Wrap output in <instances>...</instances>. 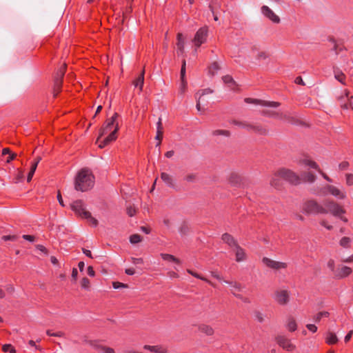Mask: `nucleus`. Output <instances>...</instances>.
Here are the masks:
<instances>
[{
    "mask_svg": "<svg viewBox=\"0 0 353 353\" xmlns=\"http://www.w3.org/2000/svg\"><path fill=\"white\" fill-rule=\"evenodd\" d=\"M16 157L17 154L15 153H10L6 159V163H10L12 160H14L16 158Z\"/></svg>",
    "mask_w": 353,
    "mask_h": 353,
    "instance_id": "8fccbe9b",
    "label": "nucleus"
},
{
    "mask_svg": "<svg viewBox=\"0 0 353 353\" xmlns=\"http://www.w3.org/2000/svg\"><path fill=\"white\" fill-rule=\"evenodd\" d=\"M57 200L59 203V204L61 205V206H64V204H63V199H62V196H61V193L59 192H58V194H57Z\"/></svg>",
    "mask_w": 353,
    "mask_h": 353,
    "instance_id": "052dcab7",
    "label": "nucleus"
},
{
    "mask_svg": "<svg viewBox=\"0 0 353 353\" xmlns=\"http://www.w3.org/2000/svg\"><path fill=\"white\" fill-rule=\"evenodd\" d=\"M23 238L25 240H27V241H28L30 242H33L34 241V237L33 236H31V235L24 234V235H23Z\"/></svg>",
    "mask_w": 353,
    "mask_h": 353,
    "instance_id": "864d4df0",
    "label": "nucleus"
},
{
    "mask_svg": "<svg viewBox=\"0 0 353 353\" xmlns=\"http://www.w3.org/2000/svg\"><path fill=\"white\" fill-rule=\"evenodd\" d=\"M321 225L329 230H330L332 228V226L328 224L327 222L325 220L321 222Z\"/></svg>",
    "mask_w": 353,
    "mask_h": 353,
    "instance_id": "3c124183",
    "label": "nucleus"
},
{
    "mask_svg": "<svg viewBox=\"0 0 353 353\" xmlns=\"http://www.w3.org/2000/svg\"><path fill=\"white\" fill-rule=\"evenodd\" d=\"M99 351H101L103 353H114V351L112 348L110 347H99Z\"/></svg>",
    "mask_w": 353,
    "mask_h": 353,
    "instance_id": "37998d69",
    "label": "nucleus"
},
{
    "mask_svg": "<svg viewBox=\"0 0 353 353\" xmlns=\"http://www.w3.org/2000/svg\"><path fill=\"white\" fill-rule=\"evenodd\" d=\"M81 285L83 289L88 290L90 288V281L88 278H83Z\"/></svg>",
    "mask_w": 353,
    "mask_h": 353,
    "instance_id": "ea45409f",
    "label": "nucleus"
},
{
    "mask_svg": "<svg viewBox=\"0 0 353 353\" xmlns=\"http://www.w3.org/2000/svg\"><path fill=\"white\" fill-rule=\"evenodd\" d=\"M302 161L305 165L308 166L314 170H316L327 181L332 182V180L326 174L323 172L319 169V165L316 164V162H314L310 159H304Z\"/></svg>",
    "mask_w": 353,
    "mask_h": 353,
    "instance_id": "ddd939ff",
    "label": "nucleus"
},
{
    "mask_svg": "<svg viewBox=\"0 0 353 353\" xmlns=\"http://www.w3.org/2000/svg\"><path fill=\"white\" fill-rule=\"evenodd\" d=\"M141 236L139 234H132L130 237V241L132 244L138 243L141 241Z\"/></svg>",
    "mask_w": 353,
    "mask_h": 353,
    "instance_id": "4c0bfd02",
    "label": "nucleus"
},
{
    "mask_svg": "<svg viewBox=\"0 0 353 353\" xmlns=\"http://www.w3.org/2000/svg\"><path fill=\"white\" fill-rule=\"evenodd\" d=\"M65 71V65H63L62 68H60L59 71L57 74V77H56L55 79V86L58 90H60L61 85H62V79L64 76Z\"/></svg>",
    "mask_w": 353,
    "mask_h": 353,
    "instance_id": "4be33fe9",
    "label": "nucleus"
},
{
    "mask_svg": "<svg viewBox=\"0 0 353 353\" xmlns=\"http://www.w3.org/2000/svg\"><path fill=\"white\" fill-rule=\"evenodd\" d=\"M315 179L316 176L311 172H304L300 177L290 170L281 168L273 175L270 184L275 188L279 189L281 186L283 181L293 185H297L301 181L312 183Z\"/></svg>",
    "mask_w": 353,
    "mask_h": 353,
    "instance_id": "f257e3e1",
    "label": "nucleus"
},
{
    "mask_svg": "<svg viewBox=\"0 0 353 353\" xmlns=\"http://www.w3.org/2000/svg\"><path fill=\"white\" fill-rule=\"evenodd\" d=\"M3 350L5 352H10V353H16L15 350L10 344H6L3 346Z\"/></svg>",
    "mask_w": 353,
    "mask_h": 353,
    "instance_id": "a19ab883",
    "label": "nucleus"
},
{
    "mask_svg": "<svg viewBox=\"0 0 353 353\" xmlns=\"http://www.w3.org/2000/svg\"><path fill=\"white\" fill-rule=\"evenodd\" d=\"M94 184V176L92 172L87 169H81L77 174L74 188L78 191L85 192L91 189Z\"/></svg>",
    "mask_w": 353,
    "mask_h": 353,
    "instance_id": "20e7f679",
    "label": "nucleus"
},
{
    "mask_svg": "<svg viewBox=\"0 0 353 353\" xmlns=\"http://www.w3.org/2000/svg\"><path fill=\"white\" fill-rule=\"evenodd\" d=\"M10 153H12V152H11L10 150L8 148H5L2 150V154L3 155L10 154Z\"/></svg>",
    "mask_w": 353,
    "mask_h": 353,
    "instance_id": "69168bd1",
    "label": "nucleus"
},
{
    "mask_svg": "<svg viewBox=\"0 0 353 353\" xmlns=\"http://www.w3.org/2000/svg\"><path fill=\"white\" fill-rule=\"evenodd\" d=\"M295 83L297 84L304 85L303 81L301 77H297L295 79Z\"/></svg>",
    "mask_w": 353,
    "mask_h": 353,
    "instance_id": "e2e57ef3",
    "label": "nucleus"
},
{
    "mask_svg": "<svg viewBox=\"0 0 353 353\" xmlns=\"http://www.w3.org/2000/svg\"><path fill=\"white\" fill-rule=\"evenodd\" d=\"M143 348L155 353H165L166 352L165 349L160 345H145Z\"/></svg>",
    "mask_w": 353,
    "mask_h": 353,
    "instance_id": "a878e982",
    "label": "nucleus"
},
{
    "mask_svg": "<svg viewBox=\"0 0 353 353\" xmlns=\"http://www.w3.org/2000/svg\"><path fill=\"white\" fill-rule=\"evenodd\" d=\"M177 42H176V53L178 56H181L184 52V39L181 33L177 34Z\"/></svg>",
    "mask_w": 353,
    "mask_h": 353,
    "instance_id": "f3484780",
    "label": "nucleus"
},
{
    "mask_svg": "<svg viewBox=\"0 0 353 353\" xmlns=\"http://www.w3.org/2000/svg\"><path fill=\"white\" fill-rule=\"evenodd\" d=\"M125 273L128 275H133L135 273V270L133 268H128L125 270Z\"/></svg>",
    "mask_w": 353,
    "mask_h": 353,
    "instance_id": "680f3d73",
    "label": "nucleus"
},
{
    "mask_svg": "<svg viewBox=\"0 0 353 353\" xmlns=\"http://www.w3.org/2000/svg\"><path fill=\"white\" fill-rule=\"evenodd\" d=\"M350 239L348 237H343L340 241V245L344 248H348L350 246Z\"/></svg>",
    "mask_w": 353,
    "mask_h": 353,
    "instance_id": "58836bf2",
    "label": "nucleus"
},
{
    "mask_svg": "<svg viewBox=\"0 0 353 353\" xmlns=\"http://www.w3.org/2000/svg\"><path fill=\"white\" fill-rule=\"evenodd\" d=\"M223 83L232 90L236 91L237 90V85L234 81L232 77L230 75L223 77Z\"/></svg>",
    "mask_w": 353,
    "mask_h": 353,
    "instance_id": "6ab92c4d",
    "label": "nucleus"
},
{
    "mask_svg": "<svg viewBox=\"0 0 353 353\" xmlns=\"http://www.w3.org/2000/svg\"><path fill=\"white\" fill-rule=\"evenodd\" d=\"M345 97L348 100V102L345 103L344 104H342L341 107L343 109L347 110L349 108H351L353 110L352 103V101L350 99L349 92H345Z\"/></svg>",
    "mask_w": 353,
    "mask_h": 353,
    "instance_id": "e433bc0d",
    "label": "nucleus"
},
{
    "mask_svg": "<svg viewBox=\"0 0 353 353\" xmlns=\"http://www.w3.org/2000/svg\"><path fill=\"white\" fill-rule=\"evenodd\" d=\"M316 194L319 195H326L327 194H330L340 199H343L345 197V192H342L336 187L331 185H327L326 186L321 189L320 191Z\"/></svg>",
    "mask_w": 353,
    "mask_h": 353,
    "instance_id": "6e6552de",
    "label": "nucleus"
},
{
    "mask_svg": "<svg viewBox=\"0 0 353 353\" xmlns=\"http://www.w3.org/2000/svg\"><path fill=\"white\" fill-rule=\"evenodd\" d=\"M213 135L214 136H224V137H229L230 134V131L225 130H216L213 131Z\"/></svg>",
    "mask_w": 353,
    "mask_h": 353,
    "instance_id": "f704fd0d",
    "label": "nucleus"
},
{
    "mask_svg": "<svg viewBox=\"0 0 353 353\" xmlns=\"http://www.w3.org/2000/svg\"><path fill=\"white\" fill-rule=\"evenodd\" d=\"M276 341L284 350L292 352L293 351L296 346L292 344L289 339L283 335H278L276 337Z\"/></svg>",
    "mask_w": 353,
    "mask_h": 353,
    "instance_id": "9d476101",
    "label": "nucleus"
},
{
    "mask_svg": "<svg viewBox=\"0 0 353 353\" xmlns=\"http://www.w3.org/2000/svg\"><path fill=\"white\" fill-rule=\"evenodd\" d=\"M330 315L329 312H319L314 317V321L316 323H318L321 321V319L323 317H328Z\"/></svg>",
    "mask_w": 353,
    "mask_h": 353,
    "instance_id": "473e14b6",
    "label": "nucleus"
},
{
    "mask_svg": "<svg viewBox=\"0 0 353 353\" xmlns=\"http://www.w3.org/2000/svg\"><path fill=\"white\" fill-rule=\"evenodd\" d=\"M162 137H163V132H162L161 119H159V121L157 122V133L156 135V139L159 140V142L157 143V145H156L157 147H159Z\"/></svg>",
    "mask_w": 353,
    "mask_h": 353,
    "instance_id": "bb28decb",
    "label": "nucleus"
},
{
    "mask_svg": "<svg viewBox=\"0 0 353 353\" xmlns=\"http://www.w3.org/2000/svg\"><path fill=\"white\" fill-rule=\"evenodd\" d=\"M286 326L288 330L290 332H294L296 330V323L293 317H289V319H288Z\"/></svg>",
    "mask_w": 353,
    "mask_h": 353,
    "instance_id": "cd10ccee",
    "label": "nucleus"
},
{
    "mask_svg": "<svg viewBox=\"0 0 353 353\" xmlns=\"http://www.w3.org/2000/svg\"><path fill=\"white\" fill-rule=\"evenodd\" d=\"M223 282L225 283H228L230 285V287L232 288V290H231L232 292L234 294V295H235L236 296H238V295L236 294V292H239L242 291V289H243L242 285L236 281H229L224 280Z\"/></svg>",
    "mask_w": 353,
    "mask_h": 353,
    "instance_id": "412c9836",
    "label": "nucleus"
},
{
    "mask_svg": "<svg viewBox=\"0 0 353 353\" xmlns=\"http://www.w3.org/2000/svg\"><path fill=\"white\" fill-rule=\"evenodd\" d=\"M17 236L15 235H4L2 236V240L7 241H16Z\"/></svg>",
    "mask_w": 353,
    "mask_h": 353,
    "instance_id": "49530a36",
    "label": "nucleus"
},
{
    "mask_svg": "<svg viewBox=\"0 0 353 353\" xmlns=\"http://www.w3.org/2000/svg\"><path fill=\"white\" fill-rule=\"evenodd\" d=\"M334 77L339 82H341L343 84H345V77L342 72L334 70Z\"/></svg>",
    "mask_w": 353,
    "mask_h": 353,
    "instance_id": "c9c22d12",
    "label": "nucleus"
},
{
    "mask_svg": "<svg viewBox=\"0 0 353 353\" xmlns=\"http://www.w3.org/2000/svg\"><path fill=\"white\" fill-rule=\"evenodd\" d=\"M263 114L270 117H274L290 123H296V119L290 113H279L274 111L263 110Z\"/></svg>",
    "mask_w": 353,
    "mask_h": 353,
    "instance_id": "0eeeda50",
    "label": "nucleus"
},
{
    "mask_svg": "<svg viewBox=\"0 0 353 353\" xmlns=\"http://www.w3.org/2000/svg\"><path fill=\"white\" fill-rule=\"evenodd\" d=\"M352 273V269L347 266H343L341 268L339 275L341 277H345L350 275Z\"/></svg>",
    "mask_w": 353,
    "mask_h": 353,
    "instance_id": "7c9ffc66",
    "label": "nucleus"
},
{
    "mask_svg": "<svg viewBox=\"0 0 353 353\" xmlns=\"http://www.w3.org/2000/svg\"><path fill=\"white\" fill-rule=\"evenodd\" d=\"M262 14L274 23H280V18L268 6H263L261 8Z\"/></svg>",
    "mask_w": 353,
    "mask_h": 353,
    "instance_id": "9b49d317",
    "label": "nucleus"
},
{
    "mask_svg": "<svg viewBox=\"0 0 353 353\" xmlns=\"http://www.w3.org/2000/svg\"><path fill=\"white\" fill-rule=\"evenodd\" d=\"M161 256L165 261H170V262H174V263H176L177 264L180 263L179 260L178 259H176L174 256L172 255V254L162 253V254H161Z\"/></svg>",
    "mask_w": 353,
    "mask_h": 353,
    "instance_id": "c85d7f7f",
    "label": "nucleus"
},
{
    "mask_svg": "<svg viewBox=\"0 0 353 353\" xmlns=\"http://www.w3.org/2000/svg\"><path fill=\"white\" fill-rule=\"evenodd\" d=\"M346 184L347 185H353V174H346Z\"/></svg>",
    "mask_w": 353,
    "mask_h": 353,
    "instance_id": "a18cd8bd",
    "label": "nucleus"
},
{
    "mask_svg": "<svg viewBox=\"0 0 353 353\" xmlns=\"http://www.w3.org/2000/svg\"><path fill=\"white\" fill-rule=\"evenodd\" d=\"M344 262L345 263H350V262H353V254H352L350 256H349L348 258L345 259L343 260Z\"/></svg>",
    "mask_w": 353,
    "mask_h": 353,
    "instance_id": "774afa93",
    "label": "nucleus"
},
{
    "mask_svg": "<svg viewBox=\"0 0 353 353\" xmlns=\"http://www.w3.org/2000/svg\"><path fill=\"white\" fill-rule=\"evenodd\" d=\"M47 334L52 336L61 337L64 335V333L62 332H52L51 331L48 330Z\"/></svg>",
    "mask_w": 353,
    "mask_h": 353,
    "instance_id": "c03bdc74",
    "label": "nucleus"
},
{
    "mask_svg": "<svg viewBox=\"0 0 353 353\" xmlns=\"http://www.w3.org/2000/svg\"><path fill=\"white\" fill-rule=\"evenodd\" d=\"M327 266H328V268H329L330 270H334V260L330 259V260L328 261V263H327Z\"/></svg>",
    "mask_w": 353,
    "mask_h": 353,
    "instance_id": "bf43d9fd",
    "label": "nucleus"
},
{
    "mask_svg": "<svg viewBox=\"0 0 353 353\" xmlns=\"http://www.w3.org/2000/svg\"><path fill=\"white\" fill-rule=\"evenodd\" d=\"M200 330L202 332L206 334L207 335H212L214 332L213 329L211 327L206 325H202L200 327Z\"/></svg>",
    "mask_w": 353,
    "mask_h": 353,
    "instance_id": "72a5a7b5",
    "label": "nucleus"
},
{
    "mask_svg": "<svg viewBox=\"0 0 353 353\" xmlns=\"http://www.w3.org/2000/svg\"><path fill=\"white\" fill-rule=\"evenodd\" d=\"M325 342L328 345H334L338 342V338L335 333L327 332L325 334Z\"/></svg>",
    "mask_w": 353,
    "mask_h": 353,
    "instance_id": "393cba45",
    "label": "nucleus"
},
{
    "mask_svg": "<svg viewBox=\"0 0 353 353\" xmlns=\"http://www.w3.org/2000/svg\"><path fill=\"white\" fill-rule=\"evenodd\" d=\"M144 70H142L141 73L139 75V77L133 81L132 84L135 88H139V92H141L143 87L144 83Z\"/></svg>",
    "mask_w": 353,
    "mask_h": 353,
    "instance_id": "aec40b11",
    "label": "nucleus"
},
{
    "mask_svg": "<svg viewBox=\"0 0 353 353\" xmlns=\"http://www.w3.org/2000/svg\"><path fill=\"white\" fill-rule=\"evenodd\" d=\"M303 210L306 214H326L330 212L343 221H347V219L343 216L345 210L333 201L326 200L322 205L314 200H309L304 203Z\"/></svg>",
    "mask_w": 353,
    "mask_h": 353,
    "instance_id": "f03ea898",
    "label": "nucleus"
},
{
    "mask_svg": "<svg viewBox=\"0 0 353 353\" xmlns=\"http://www.w3.org/2000/svg\"><path fill=\"white\" fill-rule=\"evenodd\" d=\"M245 101L248 103H254V104H257V105H261L262 106H268V107H272V108H276L279 105V103L278 102L265 101H261V100H258V99H253L251 98L245 99Z\"/></svg>",
    "mask_w": 353,
    "mask_h": 353,
    "instance_id": "4468645a",
    "label": "nucleus"
},
{
    "mask_svg": "<svg viewBox=\"0 0 353 353\" xmlns=\"http://www.w3.org/2000/svg\"><path fill=\"white\" fill-rule=\"evenodd\" d=\"M71 208L78 216L86 219L92 226L96 227L98 225V221L92 217L91 213L84 208L82 201L77 200L74 201L71 204Z\"/></svg>",
    "mask_w": 353,
    "mask_h": 353,
    "instance_id": "39448f33",
    "label": "nucleus"
},
{
    "mask_svg": "<svg viewBox=\"0 0 353 353\" xmlns=\"http://www.w3.org/2000/svg\"><path fill=\"white\" fill-rule=\"evenodd\" d=\"M83 253L89 258H92V253L89 250L83 248Z\"/></svg>",
    "mask_w": 353,
    "mask_h": 353,
    "instance_id": "4d7b16f0",
    "label": "nucleus"
},
{
    "mask_svg": "<svg viewBox=\"0 0 353 353\" xmlns=\"http://www.w3.org/2000/svg\"><path fill=\"white\" fill-rule=\"evenodd\" d=\"M212 92V90L211 89L206 88V89L202 90L201 91V92L199 91V92H198L196 94V98H198L197 101H196V109L199 111L201 110V101L202 97L205 95V94H210Z\"/></svg>",
    "mask_w": 353,
    "mask_h": 353,
    "instance_id": "a211bd4d",
    "label": "nucleus"
},
{
    "mask_svg": "<svg viewBox=\"0 0 353 353\" xmlns=\"http://www.w3.org/2000/svg\"><path fill=\"white\" fill-rule=\"evenodd\" d=\"M40 160H41V158L38 157L34 162L32 163L30 172H34V173L35 172V170L37 168L38 163H39Z\"/></svg>",
    "mask_w": 353,
    "mask_h": 353,
    "instance_id": "79ce46f5",
    "label": "nucleus"
},
{
    "mask_svg": "<svg viewBox=\"0 0 353 353\" xmlns=\"http://www.w3.org/2000/svg\"><path fill=\"white\" fill-rule=\"evenodd\" d=\"M185 65H186V61L185 59H183L181 68V81H183V85L184 86H186L188 84L187 81L185 80Z\"/></svg>",
    "mask_w": 353,
    "mask_h": 353,
    "instance_id": "c756f323",
    "label": "nucleus"
},
{
    "mask_svg": "<svg viewBox=\"0 0 353 353\" xmlns=\"http://www.w3.org/2000/svg\"><path fill=\"white\" fill-rule=\"evenodd\" d=\"M230 123L231 124L237 125L241 128L245 129L250 132H254L260 134H265L267 133V130L263 128L261 125H252L247 122L239 121L236 120H232Z\"/></svg>",
    "mask_w": 353,
    "mask_h": 353,
    "instance_id": "423d86ee",
    "label": "nucleus"
},
{
    "mask_svg": "<svg viewBox=\"0 0 353 353\" xmlns=\"http://www.w3.org/2000/svg\"><path fill=\"white\" fill-rule=\"evenodd\" d=\"M263 263L268 268H272L274 270L283 269V268H286V263H283V262L273 261L267 257H264L263 259Z\"/></svg>",
    "mask_w": 353,
    "mask_h": 353,
    "instance_id": "f8f14e48",
    "label": "nucleus"
},
{
    "mask_svg": "<svg viewBox=\"0 0 353 353\" xmlns=\"http://www.w3.org/2000/svg\"><path fill=\"white\" fill-rule=\"evenodd\" d=\"M161 178L162 181L169 187L170 188H174L175 184L174 182V180L172 179V176H170L169 174L165 172H162L161 175Z\"/></svg>",
    "mask_w": 353,
    "mask_h": 353,
    "instance_id": "5701e85b",
    "label": "nucleus"
},
{
    "mask_svg": "<svg viewBox=\"0 0 353 353\" xmlns=\"http://www.w3.org/2000/svg\"><path fill=\"white\" fill-rule=\"evenodd\" d=\"M352 334H353V331L352 330L350 331L346 334V336H345V339H344V341H345V343L348 342L351 339V338L352 336Z\"/></svg>",
    "mask_w": 353,
    "mask_h": 353,
    "instance_id": "603ef678",
    "label": "nucleus"
},
{
    "mask_svg": "<svg viewBox=\"0 0 353 353\" xmlns=\"http://www.w3.org/2000/svg\"><path fill=\"white\" fill-rule=\"evenodd\" d=\"M219 70V65L216 62L212 63L208 68V72L211 75H214Z\"/></svg>",
    "mask_w": 353,
    "mask_h": 353,
    "instance_id": "2f4dec72",
    "label": "nucleus"
},
{
    "mask_svg": "<svg viewBox=\"0 0 353 353\" xmlns=\"http://www.w3.org/2000/svg\"><path fill=\"white\" fill-rule=\"evenodd\" d=\"M196 176L193 174H188L185 176V179L187 181H189V182H192L194 180Z\"/></svg>",
    "mask_w": 353,
    "mask_h": 353,
    "instance_id": "5fc2aeb1",
    "label": "nucleus"
},
{
    "mask_svg": "<svg viewBox=\"0 0 353 353\" xmlns=\"http://www.w3.org/2000/svg\"><path fill=\"white\" fill-rule=\"evenodd\" d=\"M232 251L235 253L236 261L237 262H241L245 260V252L244 250L241 248L239 245H235V247L232 248Z\"/></svg>",
    "mask_w": 353,
    "mask_h": 353,
    "instance_id": "dca6fc26",
    "label": "nucleus"
},
{
    "mask_svg": "<svg viewBox=\"0 0 353 353\" xmlns=\"http://www.w3.org/2000/svg\"><path fill=\"white\" fill-rule=\"evenodd\" d=\"M348 165H349L348 162H347V161H343V162L341 163L339 165V170H346V169L347 168Z\"/></svg>",
    "mask_w": 353,
    "mask_h": 353,
    "instance_id": "09e8293b",
    "label": "nucleus"
},
{
    "mask_svg": "<svg viewBox=\"0 0 353 353\" xmlns=\"http://www.w3.org/2000/svg\"><path fill=\"white\" fill-rule=\"evenodd\" d=\"M275 300L281 305H284L288 303L289 300V294L287 290H281L276 291L275 293Z\"/></svg>",
    "mask_w": 353,
    "mask_h": 353,
    "instance_id": "2eb2a0df",
    "label": "nucleus"
},
{
    "mask_svg": "<svg viewBox=\"0 0 353 353\" xmlns=\"http://www.w3.org/2000/svg\"><path fill=\"white\" fill-rule=\"evenodd\" d=\"M88 274L90 276H94L95 275V272L92 266L88 268Z\"/></svg>",
    "mask_w": 353,
    "mask_h": 353,
    "instance_id": "6e6d98bb",
    "label": "nucleus"
},
{
    "mask_svg": "<svg viewBox=\"0 0 353 353\" xmlns=\"http://www.w3.org/2000/svg\"><path fill=\"white\" fill-rule=\"evenodd\" d=\"M119 115L114 113L110 118H108L101 129L100 130V134L97 141H100L99 146L103 148L110 142L116 140L117 133L119 130V121L118 118Z\"/></svg>",
    "mask_w": 353,
    "mask_h": 353,
    "instance_id": "7ed1b4c3",
    "label": "nucleus"
},
{
    "mask_svg": "<svg viewBox=\"0 0 353 353\" xmlns=\"http://www.w3.org/2000/svg\"><path fill=\"white\" fill-rule=\"evenodd\" d=\"M208 35V28L207 26H203L199 28L195 34L193 39V43L196 48H199L204 43Z\"/></svg>",
    "mask_w": 353,
    "mask_h": 353,
    "instance_id": "1a4fd4ad",
    "label": "nucleus"
},
{
    "mask_svg": "<svg viewBox=\"0 0 353 353\" xmlns=\"http://www.w3.org/2000/svg\"><path fill=\"white\" fill-rule=\"evenodd\" d=\"M306 327L313 333L317 331V327L314 324H307Z\"/></svg>",
    "mask_w": 353,
    "mask_h": 353,
    "instance_id": "de8ad7c7",
    "label": "nucleus"
},
{
    "mask_svg": "<svg viewBox=\"0 0 353 353\" xmlns=\"http://www.w3.org/2000/svg\"><path fill=\"white\" fill-rule=\"evenodd\" d=\"M128 214L130 216H134V214H135V210L132 208H130L128 209Z\"/></svg>",
    "mask_w": 353,
    "mask_h": 353,
    "instance_id": "0e129e2a",
    "label": "nucleus"
},
{
    "mask_svg": "<svg viewBox=\"0 0 353 353\" xmlns=\"http://www.w3.org/2000/svg\"><path fill=\"white\" fill-rule=\"evenodd\" d=\"M174 152L173 150H170V151H168L165 154V156L167 157V158H171L173 155H174Z\"/></svg>",
    "mask_w": 353,
    "mask_h": 353,
    "instance_id": "338daca9",
    "label": "nucleus"
},
{
    "mask_svg": "<svg viewBox=\"0 0 353 353\" xmlns=\"http://www.w3.org/2000/svg\"><path fill=\"white\" fill-rule=\"evenodd\" d=\"M222 240L227 243L232 249L238 245L234 238L229 234L225 233L222 235Z\"/></svg>",
    "mask_w": 353,
    "mask_h": 353,
    "instance_id": "b1692460",
    "label": "nucleus"
},
{
    "mask_svg": "<svg viewBox=\"0 0 353 353\" xmlns=\"http://www.w3.org/2000/svg\"><path fill=\"white\" fill-rule=\"evenodd\" d=\"M121 287H125V285L121 283H119V282H114L113 283V288L114 289H118Z\"/></svg>",
    "mask_w": 353,
    "mask_h": 353,
    "instance_id": "13d9d810",
    "label": "nucleus"
}]
</instances>
